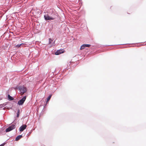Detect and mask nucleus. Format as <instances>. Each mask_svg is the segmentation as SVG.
I'll list each match as a JSON object with an SVG mask.
<instances>
[{
    "mask_svg": "<svg viewBox=\"0 0 146 146\" xmlns=\"http://www.w3.org/2000/svg\"><path fill=\"white\" fill-rule=\"evenodd\" d=\"M51 96H52V95H50L47 98L46 102H48L49 101V100L51 98Z\"/></svg>",
    "mask_w": 146,
    "mask_h": 146,
    "instance_id": "8",
    "label": "nucleus"
},
{
    "mask_svg": "<svg viewBox=\"0 0 146 146\" xmlns=\"http://www.w3.org/2000/svg\"><path fill=\"white\" fill-rule=\"evenodd\" d=\"M52 40H51L50 38H49V43L50 44L52 42Z\"/></svg>",
    "mask_w": 146,
    "mask_h": 146,
    "instance_id": "15",
    "label": "nucleus"
},
{
    "mask_svg": "<svg viewBox=\"0 0 146 146\" xmlns=\"http://www.w3.org/2000/svg\"><path fill=\"white\" fill-rule=\"evenodd\" d=\"M64 50L63 49L59 50H57V51L55 52V54L56 55H58L64 53Z\"/></svg>",
    "mask_w": 146,
    "mask_h": 146,
    "instance_id": "5",
    "label": "nucleus"
},
{
    "mask_svg": "<svg viewBox=\"0 0 146 146\" xmlns=\"http://www.w3.org/2000/svg\"><path fill=\"white\" fill-rule=\"evenodd\" d=\"M85 47H84V44H83L82 45V46H81L80 47V49L82 50L83 49H84V48H85Z\"/></svg>",
    "mask_w": 146,
    "mask_h": 146,
    "instance_id": "10",
    "label": "nucleus"
},
{
    "mask_svg": "<svg viewBox=\"0 0 146 146\" xmlns=\"http://www.w3.org/2000/svg\"><path fill=\"white\" fill-rule=\"evenodd\" d=\"M23 44V43H22V44H18L17 45H16V47H20V46L22 45L23 44Z\"/></svg>",
    "mask_w": 146,
    "mask_h": 146,
    "instance_id": "12",
    "label": "nucleus"
},
{
    "mask_svg": "<svg viewBox=\"0 0 146 146\" xmlns=\"http://www.w3.org/2000/svg\"><path fill=\"white\" fill-rule=\"evenodd\" d=\"M84 47H89L90 46V44H84Z\"/></svg>",
    "mask_w": 146,
    "mask_h": 146,
    "instance_id": "11",
    "label": "nucleus"
},
{
    "mask_svg": "<svg viewBox=\"0 0 146 146\" xmlns=\"http://www.w3.org/2000/svg\"><path fill=\"white\" fill-rule=\"evenodd\" d=\"M27 125H23L19 128V130L20 131L22 132L27 127Z\"/></svg>",
    "mask_w": 146,
    "mask_h": 146,
    "instance_id": "6",
    "label": "nucleus"
},
{
    "mask_svg": "<svg viewBox=\"0 0 146 146\" xmlns=\"http://www.w3.org/2000/svg\"><path fill=\"white\" fill-rule=\"evenodd\" d=\"M19 90L20 91V94L22 95L25 92H26L27 91V88L24 86H21L20 87Z\"/></svg>",
    "mask_w": 146,
    "mask_h": 146,
    "instance_id": "1",
    "label": "nucleus"
},
{
    "mask_svg": "<svg viewBox=\"0 0 146 146\" xmlns=\"http://www.w3.org/2000/svg\"><path fill=\"white\" fill-rule=\"evenodd\" d=\"M5 145V143H3L0 145V146H3Z\"/></svg>",
    "mask_w": 146,
    "mask_h": 146,
    "instance_id": "16",
    "label": "nucleus"
},
{
    "mask_svg": "<svg viewBox=\"0 0 146 146\" xmlns=\"http://www.w3.org/2000/svg\"><path fill=\"white\" fill-rule=\"evenodd\" d=\"M15 128V125L14 124H13L11 126H9L8 128H7L6 130V132H8L12 130Z\"/></svg>",
    "mask_w": 146,
    "mask_h": 146,
    "instance_id": "3",
    "label": "nucleus"
},
{
    "mask_svg": "<svg viewBox=\"0 0 146 146\" xmlns=\"http://www.w3.org/2000/svg\"><path fill=\"white\" fill-rule=\"evenodd\" d=\"M22 137L21 135H19L17 136L15 138V140L16 141H18Z\"/></svg>",
    "mask_w": 146,
    "mask_h": 146,
    "instance_id": "7",
    "label": "nucleus"
},
{
    "mask_svg": "<svg viewBox=\"0 0 146 146\" xmlns=\"http://www.w3.org/2000/svg\"><path fill=\"white\" fill-rule=\"evenodd\" d=\"M4 106V104H0V108H2Z\"/></svg>",
    "mask_w": 146,
    "mask_h": 146,
    "instance_id": "14",
    "label": "nucleus"
},
{
    "mask_svg": "<svg viewBox=\"0 0 146 146\" xmlns=\"http://www.w3.org/2000/svg\"><path fill=\"white\" fill-rule=\"evenodd\" d=\"M26 98L27 96H24L21 100H20L18 102V104L19 105H22L25 100L26 99Z\"/></svg>",
    "mask_w": 146,
    "mask_h": 146,
    "instance_id": "2",
    "label": "nucleus"
},
{
    "mask_svg": "<svg viewBox=\"0 0 146 146\" xmlns=\"http://www.w3.org/2000/svg\"><path fill=\"white\" fill-rule=\"evenodd\" d=\"M44 18L46 20H50L54 19V18L53 17H50L48 14L45 15H44Z\"/></svg>",
    "mask_w": 146,
    "mask_h": 146,
    "instance_id": "4",
    "label": "nucleus"
},
{
    "mask_svg": "<svg viewBox=\"0 0 146 146\" xmlns=\"http://www.w3.org/2000/svg\"><path fill=\"white\" fill-rule=\"evenodd\" d=\"M19 111H20V110H18L17 113V117H19Z\"/></svg>",
    "mask_w": 146,
    "mask_h": 146,
    "instance_id": "13",
    "label": "nucleus"
},
{
    "mask_svg": "<svg viewBox=\"0 0 146 146\" xmlns=\"http://www.w3.org/2000/svg\"><path fill=\"white\" fill-rule=\"evenodd\" d=\"M8 97L9 99L11 100H13V98L11 96H10L9 95L8 96Z\"/></svg>",
    "mask_w": 146,
    "mask_h": 146,
    "instance_id": "9",
    "label": "nucleus"
}]
</instances>
